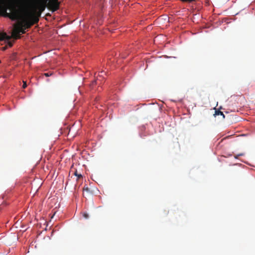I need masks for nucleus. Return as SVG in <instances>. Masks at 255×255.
Returning <instances> with one entry per match:
<instances>
[{
	"label": "nucleus",
	"mask_w": 255,
	"mask_h": 255,
	"mask_svg": "<svg viewBox=\"0 0 255 255\" xmlns=\"http://www.w3.org/2000/svg\"><path fill=\"white\" fill-rule=\"evenodd\" d=\"M33 0H0V10L6 12L9 8H15L16 6H19L32 1ZM46 6L52 11L57 10L59 7L58 0H44Z\"/></svg>",
	"instance_id": "f257e3e1"
},
{
	"label": "nucleus",
	"mask_w": 255,
	"mask_h": 255,
	"mask_svg": "<svg viewBox=\"0 0 255 255\" xmlns=\"http://www.w3.org/2000/svg\"><path fill=\"white\" fill-rule=\"evenodd\" d=\"M25 28L24 27L23 22H20L18 24H15L12 32L13 37L15 39L20 38V33L24 34L25 33Z\"/></svg>",
	"instance_id": "f03ea898"
},
{
	"label": "nucleus",
	"mask_w": 255,
	"mask_h": 255,
	"mask_svg": "<svg viewBox=\"0 0 255 255\" xmlns=\"http://www.w3.org/2000/svg\"><path fill=\"white\" fill-rule=\"evenodd\" d=\"M41 15V12H36L35 14H33L31 17V20L30 21L33 23V24L37 23L39 21V17Z\"/></svg>",
	"instance_id": "7ed1b4c3"
},
{
	"label": "nucleus",
	"mask_w": 255,
	"mask_h": 255,
	"mask_svg": "<svg viewBox=\"0 0 255 255\" xmlns=\"http://www.w3.org/2000/svg\"><path fill=\"white\" fill-rule=\"evenodd\" d=\"M23 23L24 27L25 28V29L30 28L33 25V23H31V21H26Z\"/></svg>",
	"instance_id": "20e7f679"
},
{
	"label": "nucleus",
	"mask_w": 255,
	"mask_h": 255,
	"mask_svg": "<svg viewBox=\"0 0 255 255\" xmlns=\"http://www.w3.org/2000/svg\"><path fill=\"white\" fill-rule=\"evenodd\" d=\"M45 6H46V5L45 4L44 2L43 1V5L40 6V9L38 12H41V13L44 10Z\"/></svg>",
	"instance_id": "39448f33"
},
{
	"label": "nucleus",
	"mask_w": 255,
	"mask_h": 255,
	"mask_svg": "<svg viewBox=\"0 0 255 255\" xmlns=\"http://www.w3.org/2000/svg\"><path fill=\"white\" fill-rule=\"evenodd\" d=\"M222 115L223 116V118H225V115H224L223 113L222 112H221L220 111H215V115Z\"/></svg>",
	"instance_id": "423d86ee"
},
{
	"label": "nucleus",
	"mask_w": 255,
	"mask_h": 255,
	"mask_svg": "<svg viewBox=\"0 0 255 255\" xmlns=\"http://www.w3.org/2000/svg\"><path fill=\"white\" fill-rule=\"evenodd\" d=\"M74 175L76 176H77L78 177V179H79L81 177H82V175L81 174H78L77 173V171H76L75 172H74Z\"/></svg>",
	"instance_id": "0eeeda50"
},
{
	"label": "nucleus",
	"mask_w": 255,
	"mask_h": 255,
	"mask_svg": "<svg viewBox=\"0 0 255 255\" xmlns=\"http://www.w3.org/2000/svg\"><path fill=\"white\" fill-rule=\"evenodd\" d=\"M243 155H244V153H240V154H238L237 155H235V158H236V159H238L239 156H243Z\"/></svg>",
	"instance_id": "6e6552de"
},
{
	"label": "nucleus",
	"mask_w": 255,
	"mask_h": 255,
	"mask_svg": "<svg viewBox=\"0 0 255 255\" xmlns=\"http://www.w3.org/2000/svg\"><path fill=\"white\" fill-rule=\"evenodd\" d=\"M23 85H22V88L23 89L25 88L27 86V84H26V82H25V81H23Z\"/></svg>",
	"instance_id": "1a4fd4ad"
},
{
	"label": "nucleus",
	"mask_w": 255,
	"mask_h": 255,
	"mask_svg": "<svg viewBox=\"0 0 255 255\" xmlns=\"http://www.w3.org/2000/svg\"><path fill=\"white\" fill-rule=\"evenodd\" d=\"M83 217H84L85 218L87 219V218H88V217H89V215H88V214L87 213H84L83 214Z\"/></svg>",
	"instance_id": "9d476101"
},
{
	"label": "nucleus",
	"mask_w": 255,
	"mask_h": 255,
	"mask_svg": "<svg viewBox=\"0 0 255 255\" xmlns=\"http://www.w3.org/2000/svg\"><path fill=\"white\" fill-rule=\"evenodd\" d=\"M181 0L182 1H183V2H190L195 1V0Z\"/></svg>",
	"instance_id": "9b49d317"
},
{
	"label": "nucleus",
	"mask_w": 255,
	"mask_h": 255,
	"mask_svg": "<svg viewBox=\"0 0 255 255\" xmlns=\"http://www.w3.org/2000/svg\"><path fill=\"white\" fill-rule=\"evenodd\" d=\"M96 82H97V81H96V80H94V81H93L92 82L91 84V86H93L94 85H95V84H96Z\"/></svg>",
	"instance_id": "f8f14e48"
},
{
	"label": "nucleus",
	"mask_w": 255,
	"mask_h": 255,
	"mask_svg": "<svg viewBox=\"0 0 255 255\" xmlns=\"http://www.w3.org/2000/svg\"><path fill=\"white\" fill-rule=\"evenodd\" d=\"M51 74H49L48 73H44V75L46 77H49L50 75H51Z\"/></svg>",
	"instance_id": "ddd939ff"
},
{
	"label": "nucleus",
	"mask_w": 255,
	"mask_h": 255,
	"mask_svg": "<svg viewBox=\"0 0 255 255\" xmlns=\"http://www.w3.org/2000/svg\"><path fill=\"white\" fill-rule=\"evenodd\" d=\"M84 191H87V192H88V191H89V188H88V187L84 188Z\"/></svg>",
	"instance_id": "4468645a"
},
{
	"label": "nucleus",
	"mask_w": 255,
	"mask_h": 255,
	"mask_svg": "<svg viewBox=\"0 0 255 255\" xmlns=\"http://www.w3.org/2000/svg\"><path fill=\"white\" fill-rule=\"evenodd\" d=\"M99 76L100 77H101V76H103V75H99Z\"/></svg>",
	"instance_id": "2eb2a0df"
}]
</instances>
